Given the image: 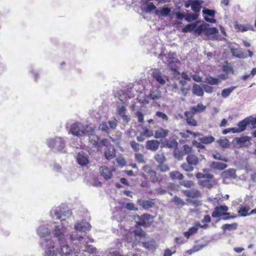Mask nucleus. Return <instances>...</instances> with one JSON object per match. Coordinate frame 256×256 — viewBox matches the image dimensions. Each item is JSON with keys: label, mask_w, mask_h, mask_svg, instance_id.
Here are the masks:
<instances>
[{"label": "nucleus", "mask_w": 256, "mask_h": 256, "mask_svg": "<svg viewBox=\"0 0 256 256\" xmlns=\"http://www.w3.org/2000/svg\"><path fill=\"white\" fill-rule=\"evenodd\" d=\"M91 228L90 224L86 221L77 222L74 227V231L70 236L71 244L79 246L80 244H88V242H93L94 240L90 236L87 235V232Z\"/></svg>", "instance_id": "nucleus-1"}, {"label": "nucleus", "mask_w": 256, "mask_h": 256, "mask_svg": "<svg viewBox=\"0 0 256 256\" xmlns=\"http://www.w3.org/2000/svg\"><path fill=\"white\" fill-rule=\"evenodd\" d=\"M37 234L40 236L41 240L40 246L43 252L44 256H56L57 252L54 250V242L51 238H46L51 233V230L48 226V224L41 225L37 229Z\"/></svg>", "instance_id": "nucleus-2"}, {"label": "nucleus", "mask_w": 256, "mask_h": 256, "mask_svg": "<svg viewBox=\"0 0 256 256\" xmlns=\"http://www.w3.org/2000/svg\"><path fill=\"white\" fill-rule=\"evenodd\" d=\"M70 132L75 136H89V140L96 146L98 145L99 138L95 135L94 130L88 126H84L80 122H76L71 125Z\"/></svg>", "instance_id": "nucleus-3"}, {"label": "nucleus", "mask_w": 256, "mask_h": 256, "mask_svg": "<svg viewBox=\"0 0 256 256\" xmlns=\"http://www.w3.org/2000/svg\"><path fill=\"white\" fill-rule=\"evenodd\" d=\"M52 227L53 228L52 234L58 244H63L68 240L70 242L71 234H68V230L62 222H54Z\"/></svg>", "instance_id": "nucleus-4"}, {"label": "nucleus", "mask_w": 256, "mask_h": 256, "mask_svg": "<svg viewBox=\"0 0 256 256\" xmlns=\"http://www.w3.org/2000/svg\"><path fill=\"white\" fill-rule=\"evenodd\" d=\"M53 217H56V219L60 220V222L66 220L70 216L72 212L64 204H62L51 212Z\"/></svg>", "instance_id": "nucleus-5"}, {"label": "nucleus", "mask_w": 256, "mask_h": 256, "mask_svg": "<svg viewBox=\"0 0 256 256\" xmlns=\"http://www.w3.org/2000/svg\"><path fill=\"white\" fill-rule=\"evenodd\" d=\"M48 146L54 150L62 152L66 146V142L61 137L50 138L46 140Z\"/></svg>", "instance_id": "nucleus-6"}, {"label": "nucleus", "mask_w": 256, "mask_h": 256, "mask_svg": "<svg viewBox=\"0 0 256 256\" xmlns=\"http://www.w3.org/2000/svg\"><path fill=\"white\" fill-rule=\"evenodd\" d=\"M152 216L148 214H144L140 216L138 215L134 216V220L137 225L144 227L148 226L151 224L152 222H149L148 220H152Z\"/></svg>", "instance_id": "nucleus-7"}, {"label": "nucleus", "mask_w": 256, "mask_h": 256, "mask_svg": "<svg viewBox=\"0 0 256 256\" xmlns=\"http://www.w3.org/2000/svg\"><path fill=\"white\" fill-rule=\"evenodd\" d=\"M162 96V92L158 88H156L154 90L152 91L148 96H144V98H142L141 96H140L138 100V102L141 104H146L148 103V99H150L156 100L160 99Z\"/></svg>", "instance_id": "nucleus-8"}, {"label": "nucleus", "mask_w": 256, "mask_h": 256, "mask_svg": "<svg viewBox=\"0 0 256 256\" xmlns=\"http://www.w3.org/2000/svg\"><path fill=\"white\" fill-rule=\"evenodd\" d=\"M152 76L160 85L164 86L166 82L167 76L162 74L160 70L154 68L152 73Z\"/></svg>", "instance_id": "nucleus-9"}, {"label": "nucleus", "mask_w": 256, "mask_h": 256, "mask_svg": "<svg viewBox=\"0 0 256 256\" xmlns=\"http://www.w3.org/2000/svg\"><path fill=\"white\" fill-rule=\"evenodd\" d=\"M68 240L64 244H59L60 248H58V253L60 256H72L74 254L72 248L68 244Z\"/></svg>", "instance_id": "nucleus-10"}, {"label": "nucleus", "mask_w": 256, "mask_h": 256, "mask_svg": "<svg viewBox=\"0 0 256 256\" xmlns=\"http://www.w3.org/2000/svg\"><path fill=\"white\" fill-rule=\"evenodd\" d=\"M228 210V206L226 205L216 206L214 211L212 212V218H218L222 216L230 215V213L227 212Z\"/></svg>", "instance_id": "nucleus-11"}, {"label": "nucleus", "mask_w": 256, "mask_h": 256, "mask_svg": "<svg viewBox=\"0 0 256 256\" xmlns=\"http://www.w3.org/2000/svg\"><path fill=\"white\" fill-rule=\"evenodd\" d=\"M174 54L169 53L168 55L166 54H160L158 55V58L162 60L168 64L169 67L172 68L173 66H174V62L176 61L177 59L174 58Z\"/></svg>", "instance_id": "nucleus-12"}, {"label": "nucleus", "mask_w": 256, "mask_h": 256, "mask_svg": "<svg viewBox=\"0 0 256 256\" xmlns=\"http://www.w3.org/2000/svg\"><path fill=\"white\" fill-rule=\"evenodd\" d=\"M178 144V142L174 138H165L163 140H161V148H168L177 149Z\"/></svg>", "instance_id": "nucleus-13"}, {"label": "nucleus", "mask_w": 256, "mask_h": 256, "mask_svg": "<svg viewBox=\"0 0 256 256\" xmlns=\"http://www.w3.org/2000/svg\"><path fill=\"white\" fill-rule=\"evenodd\" d=\"M76 159L78 164L81 166H86L90 162L88 154L83 151L77 154Z\"/></svg>", "instance_id": "nucleus-14"}, {"label": "nucleus", "mask_w": 256, "mask_h": 256, "mask_svg": "<svg viewBox=\"0 0 256 256\" xmlns=\"http://www.w3.org/2000/svg\"><path fill=\"white\" fill-rule=\"evenodd\" d=\"M252 116H248L238 124V128H236L238 133L244 132L249 124L252 125Z\"/></svg>", "instance_id": "nucleus-15"}, {"label": "nucleus", "mask_w": 256, "mask_h": 256, "mask_svg": "<svg viewBox=\"0 0 256 256\" xmlns=\"http://www.w3.org/2000/svg\"><path fill=\"white\" fill-rule=\"evenodd\" d=\"M116 110L118 114L122 118L123 122L124 123H128L130 120V117L126 115V108L123 104H118L116 106Z\"/></svg>", "instance_id": "nucleus-16"}, {"label": "nucleus", "mask_w": 256, "mask_h": 256, "mask_svg": "<svg viewBox=\"0 0 256 256\" xmlns=\"http://www.w3.org/2000/svg\"><path fill=\"white\" fill-rule=\"evenodd\" d=\"M104 156L108 160H110L116 156V150L112 145L106 146L104 149Z\"/></svg>", "instance_id": "nucleus-17"}, {"label": "nucleus", "mask_w": 256, "mask_h": 256, "mask_svg": "<svg viewBox=\"0 0 256 256\" xmlns=\"http://www.w3.org/2000/svg\"><path fill=\"white\" fill-rule=\"evenodd\" d=\"M202 14L204 16V18L206 21L210 23H215L216 20L214 18H208L207 16L214 17L216 11L214 10H209L207 8H204L202 11Z\"/></svg>", "instance_id": "nucleus-18"}, {"label": "nucleus", "mask_w": 256, "mask_h": 256, "mask_svg": "<svg viewBox=\"0 0 256 256\" xmlns=\"http://www.w3.org/2000/svg\"><path fill=\"white\" fill-rule=\"evenodd\" d=\"M160 142L156 140H148L146 144V148L152 152L156 151L160 148Z\"/></svg>", "instance_id": "nucleus-19"}, {"label": "nucleus", "mask_w": 256, "mask_h": 256, "mask_svg": "<svg viewBox=\"0 0 256 256\" xmlns=\"http://www.w3.org/2000/svg\"><path fill=\"white\" fill-rule=\"evenodd\" d=\"M190 4L192 10L196 14L200 11L202 4H203L202 0H188Z\"/></svg>", "instance_id": "nucleus-20"}, {"label": "nucleus", "mask_w": 256, "mask_h": 256, "mask_svg": "<svg viewBox=\"0 0 256 256\" xmlns=\"http://www.w3.org/2000/svg\"><path fill=\"white\" fill-rule=\"evenodd\" d=\"M230 50L232 56L236 58H244L247 57L246 54L241 48H231Z\"/></svg>", "instance_id": "nucleus-21"}, {"label": "nucleus", "mask_w": 256, "mask_h": 256, "mask_svg": "<svg viewBox=\"0 0 256 256\" xmlns=\"http://www.w3.org/2000/svg\"><path fill=\"white\" fill-rule=\"evenodd\" d=\"M100 172L101 176L105 180H109L112 176V173L110 170L106 166H102L100 168Z\"/></svg>", "instance_id": "nucleus-22"}, {"label": "nucleus", "mask_w": 256, "mask_h": 256, "mask_svg": "<svg viewBox=\"0 0 256 256\" xmlns=\"http://www.w3.org/2000/svg\"><path fill=\"white\" fill-rule=\"evenodd\" d=\"M182 192L185 196L192 198H199L201 196V194L200 190L194 189L191 190H183Z\"/></svg>", "instance_id": "nucleus-23"}, {"label": "nucleus", "mask_w": 256, "mask_h": 256, "mask_svg": "<svg viewBox=\"0 0 256 256\" xmlns=\"http://www.w3.org/2000/svg\"><path fill=\"white\" fill-rule=\"evenodd\" d=\"M77 246L82 249L83 251H85L90 254H96V248L92 245H89L88 244H80L79 246Z\"/></svg>", "instance_id": "nucleus-24"}, {"label": "nucleus", "mask_w": 256, "mask_h": 256, "mask_svg": "<svg viewBox=\"0 0 256 256\" xmlns=\"http://www.w3.org/2000/svg\"><path fill=\"white\" fill-rule=\"evenodd\" d=\"M210 166L212 169L222 170L227 168L228 165L226 164L220 162H212L210 163Z\"/></svg>", "instance_id": "nucleus-25"}, {"label": "nucleus", "mask_w": 256, "mask_h": 256, "mask_svg": "<svg viewBox=\"0 0 256 256\" xmlns=\"http://www.w3.org/2000/svg\"><path fill=\"white\" fill-rule=\"evenodd\" d=\"M169 132L167 129L160 128L155 132L154 136L156 138H164L168 135Z\"/></svg>", "instance_id": "nucleus-26"}, {"label": "nucleus", "mask_w": 256, "mask_h": 256, "mask_svg": "<svg viewBox=\"0 0 256 256\" xmlns=\"http://www.w3.org/2000/svg\"><path fill=\"white\" fill-rule=\"evenodd\" d=\"M171 12V9L168 7L164 6L160 10H156L155 14L157 16H161L166 17L168 16Z\"/></svg>", "instance_id": "nucleus-27"}, {"label": "nucleus", "mask_w": 256, "mask_h": 256, "mask_svg": "<svg viewBox=\"0 0 256 256\" xmlns=\"http://www.w3.org/2000/svg\"><path fill=\"white\" fill-rule=\"evenodd\" d=\"M186 160L189 164L192 166H196L199 162L198 158L194 154H188Z\"/></svg>", "instance_id": "nucleus-28"}, {"label": "nucleus", "mask_w": 256, "mask_h": 256, "mask_svg": "<svg viewBox=\"0 0 256 256\" xmlns=\"http://www.w3.org/2000/svg\"><path fill=\"white\" fill-rule=\"evenodd\" d=\"M192 92L194 94L198 96H202L204 94L202 88H201L198 84L196 83L193 85Z\"/></svg>", "instance_id": "nucleus-29"}, {"label": "nucleus", "mask_w": 256, "mask_h": 256, "mask_svg": "<svg viewBox=\"0 0 256 256\" xmlns=\"http://www.w3.org/2000/svg\"><path fill=\"white\" fill-rule=\"evenodd\" d=\"M198 140L203 144H208L214 142L215 140V138L212 136H204L200 137Z\"/></svg>", "instance_id": "nucleus-30"}, {"label": "nucleus", "mask_w": 256, "mask_h": 256, "mask_svg": "<svg viewBox=\"0 0 256 256\" xmlns=\"http://www.w3.org/2000/svg\"><path fill=\"white\" fill-rule=\"evenodd\" d=\"M144 248L149 250H153L156 248V242L154 240L144 242L142 243Z\"/></svg>", "instance_id": "nucleus-31"}, {"label": "nucleus", "mask_w": 256, "mask_h": 256, "mask_svg": "<svg viewBox=\"0 0 256 256\" xmlns=\"http://www.w3.org/2000/svg\"><path fill=\"white\" fill-rule=\"evenodd\" d=\"M138 203L139 205L142 206L144 209L152 208L154 205V202L152 201L149 200H140L138 201Z\"/></svg>", "instance_id": "nucleus-32"}, {"label": "nucleus", "mask_w": 256, "mask_h": 256, "mask_svg": "<svg viewBox=\"0 0 256 256\" xmlns=\"http://www.w3.org/2000/svg\"><path fill=\"white\" fill-rule=\"evenodd\" d=\"M204 82L210 85H217L220 81L218 78L208 76L205 78Z\"/></svg>", "instance_id": "nucleus-33"}, {"label": "nucleus", "mask_w": 256, "mask_h": 256, "mask_svg": "<svg viewBox=\"0 0 256 256\" xmlns=\"http://www.w3.org/2000/svg\"><path fill=\"white\" fill-rule=\"evenodd\" d=\"M236 87V86H232L230 88L223 89L221 92L222 96L224 98H228Z\"/></svg>", "instance_id": "nucleus-34"}, {"label": "nucleus", "mask_w": 256, "mask_h": 256, "mask_svg": "<svg viewBox=\"0 0 256 256\" xmlns=\"http://www.w3.org/2000/svg\"><path fill=\"white\" fill-rule=\"evenodd\" d=\"M206 109V106H204L202 103H199L196 106H192L190 110H192L193 114H196L202 112Z\"/></svg>", "instance_id": "nucleus-35"}, {"label": "nucleus", "mask_w": 256, "mask_h": 256, "mask_svg": "<svg viewBox=\"0 0 256 256\" xmlns=\"http://www.w3.org/2000/svg\"><path fill=\"white\" fill-rule=\"evenodd\" d=\"M235 27L236 28L240 30L242 32H246L248 30H251L252 31L254 30V28L253 26L250 24L244 25V24H236L235 25Z\"/></svg>", "instance_id": "nucleus-36"}, {"label": "nucleus", "mask_w": 256, "mask_h": 256, "mask_svg": "<svg viewBox=\"0 0 256 256\" xmlns=\"http://www.w3.org/2000/svg\"><path fill=\"white\" fill-rule=\"evenodd\" d=\"M209 24H206L204 25V32L206 35L215 34L218 33V30L215 27L214 28H206V26H208Z\"/></svg>", "instance_id": "nucleus-37"}, {"label": "nucleus", "mask_w": 256, "mask_h": 256, "mask_svg": "<svg viewBox=\"0 0 256 256\" xmlns=\"http://www.w3.org/2000/svg\"><path fill=\"white\" fill-rule=\"evenodd\" d=\"M250 208L249 206H241L239 210H238V212L240 216H249V213L248 212L250 210Z\"/></svg>", "instance_id": "nucleus-38"}, {"label": "nucleus", "mask_w": 256, "mask_h": 256, "mask_svg": "<svg viewBox=\"0 0 256 256\" xmlns=\"http://www.w3.org/2000/svg\"><path fill=\"white\" fill-rule=\"evenodd\" d=\"M251 138L248 136H243L241 137H236L235 140L238 144L240 145L244 144L246 142H249Z\"/></svg>", "instance_id": "nucleus-39"}, {"label": "nucleus", "mask_w": 256, "mask_h": 256, "mask_svg": "<svg viewBox=\"0 0 256 256\" xmlns=\"http://www.w3.org/2000/svg\"><path fill=\"white\" fill-rule=\"evenodd\" d=\"M170 176L172 180L178 179L179 180H182L184 178L183 174L178 171H173L171 172L170 174Z\"/></svg>", "instance_id": "nucleus-40"}, {"label": "nucleus", "mask_w": 256, "mask_h": 256, "mask_svg": "<svg viewBox=\"0 0 256 256\" xmlns=\"http://www.w3.org/2000/svg\"><path fill=\"white\" fill-rule=\"evenodd\" d=\"M99 130H100L103 132L108 134L110 132V128L108 125V123L106 122H102L99 126Z\"/></svg>", "instance_id": "nucleus-41"}, {"label": "nucleus", "mask_w": 256, "mask_h": 256, "mask_svg": "<svg viewBox=\"0 0 256 256\" xmlns=\"http://www.w3.org/2000/svg\"><path fill=\"white\" fill-rule=\"evenodd\" d=\"M237 223H233L232 224H224L222 226V228L225 232L226 230H236L238 228Z\"/></svg>", "instance_id": "nucleus-42"}, {"label": "nucleus", "mask_w": 256, "mask_h": 256, "mask_svg": "<svg viewBox=\"0 0 256 256\" xmlns=\"http://www.w3.org/2000/svg\"><path fill=\"white\" fill-rule=\"evenodd\" d=\"M216 142L220 146L224 148H228L230 146V142L227 138L218 140H216Z\"/></svg>", "instance_id": "nucleus-43"}, {"label": "nucleus", "mask_w": 256, "mask_h": 256, "mask_svg": "<svg viewBox=\"0 0 256 256\" xmlns=\"http://www.w3.org/2000/svg\"><path fill=\"white\" fill-rule=\"evenodd\" d=\"M171 202L178 206H182L186 204V202L183 200L178 197L177 196H175L172 199Z\"/></svg>", "instance_id": "nucleus-44"}, {"label": "nucleus", "mask_w": 256, "mask_h": 256, "mask_svg": "<svg viewBox=\"0 0 256 256\" xmlns=\"http://www.w3.org/2000/svg\"><path fill=\"white\" fill-rule=\"evenodd\" d=\"M154 159L159 164L164 163L166 160V158L163 152L156 154L155 155Z\"/></svg>", "instance_id": "nucleus-45"}, {"label": "nucleus", "mask_w": 256, "mask_h": 256, "mask_svg": "<svg viewBox=\"0 0 256 256\" xmlns=\"http://www.w3.org/2000/svg\"><path fill=\"white\" fill-rule=\"evenodd\" d=\"M198 14H188L185 15L184 19L188 22H191L196 20L198 18Z\"/></svg>", "instance_id": "nucleus-46"}, {"label": "nucleus", "mask_w": 256, "mask_h": 256, "mask_svg": "<svg viewBox=\"0 0 256 256\" xmlns=\"http://www.w3.org/2000/svg\"><path fill=\"white\" fill-rule=\"evenodd\" d=\"M198 228L196 226H192L190 228L187 232L184 233V236L186 238H189L192 235L196 233Z\"/></svg>", "instance_id": "nucleus-47"}, {"label": "nucleus", "mask_w": 256, "mask_h": 256, "mask_svg": "<svg viewBox=\"0 0 256 256\" xmlns=\"http://www.w3.org/2000/svg\"><path fill=\"white\" fill-rule=\"evenodd\" d=\"M182 150H180L177 149H174V158L179 160H182L184 156Z\"/></svg>", "instance_id": "nucleus-48"}, {"label": "nucleus", "mask_w": 256, "mask_h": 256, "mask_svg": "<svg viewBox=\"0 0 256 256\" xmlns=\"http://www.w3.org/2000/svg\"><path fill=\"white\" fill-rule=\"evenodd\" d=\"M212 157L217 160L223 161L224 162H228V158L222 156L220 152H216L212 154Z\"/></svg>", "instance_id": "nucleus-49"}, {"label": "nucleus", "mask_w": 256, "mask_h": 256, "mask_svg": "<svg viewBox=\"0 0 256 256\" xmlns=\"http://www.w3.org/2000/svg\"><path fill=\"white\" fill-rule=\"evenodd\" d=\"M150 172L151 174L150 178L152 182H160L162 181V178L158 176L157 173L155 171L151 170Z\"/></svg>", "instance_id": "nucleus-50"}, {"label": "nucleus", "mask_w": 256, "mask_h": 256, "mask_svg": "<svg viewBox=\"0 0 256 256\" xmlns=\"http://www.w3.org/2000/svg\"><path fill=\"white\" fill-rule=\"evenodd\" d=\"M195 24V27L194 28V33L200 36L202 34V32H204V25L198 26L196 22Z\"/></svg>", "instance_id": "nucleus-51"}, {"label": "nucleus", "mask_w": 256, "mask_h": 256, "mask_svg": "<svg viewBox=\"0 0 256 256\" xmlns=\"http://www.w3.org/2000/svg\"><path fill=\"white\" fill-rule=\"evenodd\" d=\"M198 184L208 189H211L213 187V184L208 180H200L198 182Z\"/></svg>", "instance_id": "nucleus-52"}, {"label": "nucleus", "mask_w": 256, "mask_h": 256, "mask_svg": "<svg viewBox=\"0 0 256 256\" xmlns=\"http://www.w3.org/2000/svg\"><path fill=\"white\" fill-rule=\"evenodd\" d=\"M195 26L194 23L188 24L182 28V31L184 33L189 32H194V28Z\"/></svg>", "instance_id": "nucleus-53"}, {"label": "nucleus", "mask_w": 256, "mask_h": 256, "mask_svg": "<svg viewBox=\"0 0 256 256\" xmlns=\"http://www.w3.org/2000/svg\"><path fill=\"white\" fill-rule=\"evenodd\" d=\"M108 124L110 130H114L118 126L117 120L114 118V119L108 120Z\"/></svg>", "instance_id": "nucleus-54"}, {"label": "nucleus", "mask_w": 256, "mask_h": 256, "mask_svg": "<svg viewBox=\"0 0 256 256\" xmlns=\"http://www.w3.org/2000/svg\"><path fill=\"white\" fill-rule=\"evenodd\" d=\"M157 168L162 172H166L170 170L169 166L166 164H164V163L159 164Z\"/></svg>", "instance_id": "nucleus-55"}, {"label": "nucleus", "mask_w": 256, "mask_h": 256, "mask_svg": "<svg viewBox=\"0 0 256 256\" xmlns=\"http://www.w3.org/2000/svg\"><path fill=\"white\" fill-rule=\"evenodd\" d=\"M136 236L140 238H143L145 236L146 232L141 228H137L134 230Z\"/></svg>", "instance_id": "nucleus-56"}, {"label": "nucleus", "mask_w": 256, "mask_h": 256, "mask_svg": "<svg viewBox=\"0 0 256 256\" xmlns=\"http://www.w3.org/2000/svg\"><path fill=\"white\" fill-rule=\"evenodd\" d=\"M142 134L144 136L149 138L154 135L153 131L150 130H148L146 128H143V132Z\"/></svg>", "instance_id": "nucleus-57"}, {"label": "nucleus", "mask_w": 256, "mask_h": 256, "mask_svg": "<svg viewBox=\"0 0 256 256\" xmlns=\"http://www.w3.org/2000/svg\"><path fill=\"white\" fill-rule=\"evenodd\" d=\"M180 184L185 186L186 188H190L194 185V183L191 180H187L180 182Z\"/></svg>", "instance_id": "nucleus-58"}, {"label": "nucleus", "mask_w": 256, "mask_h": 256, "mask_svg": "<svg viewBox=\"0 0 256 256\" xmlns=\"http://www.w3.org/2000/svg\"><path fill=\"white\" fill-rule=\"evenodd\" d=\"M188 164L184 163L181 165V168L186 172H192L194 170V168Z\"/></svg>", "instance_id": "nucleus-59"}, {"label": "nucleus", "mask_w": 256, "mask_h": 256, "mask_svg": "<svg viewBox=\"0 0 256 256\" xmlns=\"http://www.w3.org/2000/svg\"><path fill=\"white\" fill-rule=\"evenodd\" d=\"M135 159L139 163L145 162L144 158V156L140 153H137L135 154Z\"/></svg>", "instance_id": "nucleus-60"}, {"label": "nucleus", "mask_w": 256, "mask_h": 256, "mask_svg": "<svg viewBox=\"0 0 256 256\" xmlns=\"http://www.w3.org/2000/svg\"><path fill=\"white\" fill-rule=\"evenodd\" d=\"M203 90L208 94H211L213 92V88L209 85L204 84L202 85Z\"/></svg>", "instance_id": "nucleus-61"}, {"label": "nucleus", "mask_w": 256, "mask_h": 256, "mask_svg": "<svg viewBox=\"0 0 256 256\" xmlns=\"http://www.w3.org/2000/svg\"><path fill=\"white\" fill-rule=\"evenodd\" d=\"M156 115L157 117L161 118L162 120L165 121H167L168 120V116L162 112H156Z\"/></svg>", "instance_id": "nucleus-62"}, {"label": "nucleus", "mask_w": 256, "mask_h": 256, "mask_svg": "<svg viewBox=\"0 0 256 256\" xmlns=\"http://www.w3.org/2000/svg\"><path fill=\"white\" fill-rule=\"evenodd\" d=\"M208 245V243H206L205 244H196V245H194L193 247H192V250H193V252H196L200 250H202V248H203L204 247Z\"/></svg>", "instance_id": "nucleus-63"}, {"label": "nucleus", "mask_w": 256, "mask_h": 256, "mask_svg": "<svg viewBox=\"0 0 256 256\" xmlns=\"http://www.w3.org/2000/svg\"><path fill=\"white\" fill-rule=\"evenodd\" d=\"M187 124L192 126H196L197 124L196 121L194 119V117L190 118H186Z\"/></svg>", "instance_id": "nucleus-64"}]
</instances>
